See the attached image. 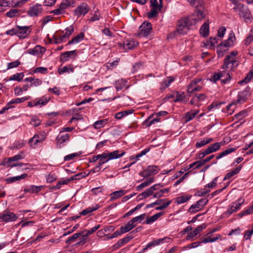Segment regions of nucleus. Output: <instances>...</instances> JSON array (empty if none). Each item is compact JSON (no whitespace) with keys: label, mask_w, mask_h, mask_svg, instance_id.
<instances>
[{"label":"nucleus","mask_w":253,"mask_h":253,"mask_svg":"<svg viewBox=\"0 0 253 253\" xmlns=\"http://www.w3.org/2000/svg\"><path fill=\"white\" fill-rule=\"evenodd\" d=\"M202 79L201 78H196L191 81L187 86V91L189 94V96L191 93L194 92L199 91L202 90L203 84L202 83Z\"/></svg>","instance_id":"nucleus-1"},{"label":"nucleus","mask_w":253,"mask_h":253,"mask_svg":"<svg viewBox=\"0 0 253 253\" xmlns=\"http://www.w3.org/2000/svg\"><path fill=\"white\" fill-rule=\"evenodd\" d=\"M237 54L238 51H233L226 56L224 59V64L223 65V69L232 70L238 65L237 61L236 60V56Z\"/></svg>","instance_id":"nucleus-2"},{"label":"nucleus","mask_w":253,"mask_h":253,"mask_svg":"<svg viewBox=\"0 0 253 253\" xmlns=\"http://www.w3.org/2000/svg\"><path fill=\"white\" fill-rule=\"evenodd\" d=\"M190 26L189 20L187 17L182 18L177 22L175 32L184 35L187 33Z\"/></svg>","instance_id":"nucleus-3"},{"label":"nucleus","mask_w":253,"mask_h":253,"mask_svg":"<svg viewBox=\"0 0 253 253\" xmlns=\"http://www.w3.org/2000/svg\"><path fill=\"white\" fill-rule=\"evenodd\" d=\"M234 9L238 13L240 17L244 18L246 22L252 19L251 14L248 7L243 4H238Z\"/></svg>","instance_id":"nucleus-4"},{"label":"nucleus","mask_w":253,"mask_h":253,"mask_svg":"<svg viewBox=\"0 0 253 253\" xmlns=\"http://www.w3.org/2000/svg\"><path fill=\"white\" fill-rule=\"evenodd\" d=\"M138 42L133 39L125 40L123 43L119 42V45L121 49H132L138 45Z\"/></svg>","instance_id":"nucleus-5"},{"label":"nucleus","mask_w":253,"mask_h":253,"mask_svg":"<svg viewBox=\"0 0 253 253\" xmlns=\"http://www.w3.org/2000/svg\"><path fill=\"white\" fill-rule=\"evenodd\" d=\"M244 202V199L240 198L237 201L232 203L231 205L228 207V209L226 211L225 213L228 216L231 215L234 212H236L241 208V206Z\"/></svg>","instance_id":"nucleus-6"},{"label":"nucleus","mask_w":253,"mask_h":253,"mask_svg":"<svg viewBox=\"0 0 253 253\" xmlns=\"http://www.w3.org/2000/svg\"><path fill=\"white\" fill-rule=\"evenodd\" d=\"M205 17L206 14L201 10H198L195 14L189 17H187L189 20L191 26L197 24L205 19Z\"/></svg>","instance_id":"nucleus-7"},{"label":"nucleus","mask_w":253,"mask_h":253,"mask_svg":"<svg viewBox=\"0 0 253 253\" xmlns=\"http://www.w3.org/2000/svg\"><path fill=\"white\" fill-rule=\"evenodd\" d=\"M208 202V200L206 198L199 200L196 204L191 205L189 209V212L195 213L200 211L206 205Z\"/></svg>","instance_id":"nucleus-8"},{"label":"nucleus","mask_w":253,"mask_h":253,"mask_svg":"<svg viewBox=\"0 0 253 253\" xmlns=\"http://www.w3.org/2000/svg\"><path fill=\"white\" fill-rule=\"evenodd\" d=\"M17 36L20 39L27 38L31 32V29L30 26H17Z\"/></svg>","instance_id":"nucleus-9"},{"label":"nucleus","mask_w":253,"mask_h":253,"mask_svg":"<svg viewBox=\"0 0 253 253\" xmlns=\"http://www.w3.org/2000/svg\"><path fill=\"white\" fill-rule=\"evenodd\" d=\"M89 7L86 3L83 2L74 10V14L77 17L84 16L89 11Z\"/></svg>","instance_id":"nucleus-10"},{"label":"nucleus","mask_w":253,"mask_h":253,"mask_svg":"<svg viewBox=\"0 0 253 253\" xmlns=\"http://www.w3.org/2000/svg\"><path fill=\"white\" fill-rule=\"evenodd\" d=\"M159 170V169L156 166H149L146 169L141 172L139 174L144 177H147L157 174Z\"/></svg>","instance_id":"nucleus-11"},{"label":"nucleus","mask_w":253,"mask_h":253,"mask_svg":"<svg viewBox=\"0 0 253 253\" xmlns=\"http://www.w3.org/2000/svg\"><path fill=\"white\" fill-rule=\"evenodd\" d=\"M152 29V28L151 23L144 22L139 27V35L140 36L146 37L151 33Z\"/></svg>","instance_id":"nucleus-12"},{"label":"nucleus","mask_w":253,"mask_h":253,"mask_svg":"<svg viewBox=\"0 0 253 253\" xmlns=\"http://www.w3.org/2000/svg\"><path fill=\"white\" fill-rule=\"evenodd\" d=\"M17 216L14 213L5 211L0 214V219L5 222L13 221L17 219Z\"/></svg>","instance_id":"nucleus-13"},{"label":"nucleus","mask_w":253,"mask_h":253,"mask_svg":"<svg viewBox=\"0 0 253 253\" xmlns=\"http://www.w3.org/2000/svg\"><path fill=\"white\" fill-rule=\"evenodd\" d=\"M42 11V5L37 3L29 8L28 14L31 16H37L40 15Z\"/></svg>","instance_id":"nucleus-14"},{"label":"nucleus","mask_w":253,"mask_h":253,"mask_svg":"<svg viewBox=\"0 0 253 253\" xmlns=\"http://www.w3.org/2000/svg\"><path fill=\"white\" fill-rule=\"evenodd\" d=\"M18 0H2L0 1V11L4 9L3 7H18Z\"/></svg>","instance_id":"nucleus-15"},{"label":"nucleus","mask_w":253,"mask_h":253,"mask_svg":"<svg viewBox=\"0 0 253 253\" xmlns=\"http://www.w3.org/2000/svg\"><path fill=\"white\" fill-rule=\"evenodd\" d=\"M131 233L132 232L129 233L126 237L119 240L118 242L114 245V248L115 249H119L131 240L133 238V236L130 235Z\"/></svg>","instance_id":"nucleus-16"},{"label":"nucleus","mask_w":253,"mask_h":253,"mask_svg":"<svg viewBox=\"0 0 253 253\" xmlns=\"http://www.w3.org/2000/svg\"><path fill=\"white\" fill-rule=\"evenodd\" d=\"M249 94V89L247 88L243 91L239 92L237 100V102L239 103L245 102L247 100Z\"/></svg>","instance_id":"nucleus-17"},{"label":"nucleus","mask_w":253,"mask_h":253,"mask_svg":"<svg viewBox=\"0 0 253 253\" xmlns=\"http://www.w3.org/2000/svg\"><path fill=\"white\" fill-rule=\"evenodd\" d=\"M67 8V6L64 3H61L58 7L51 11L50 13H52L55 15H59L65 13L66 9Z\"/></svg>","instance_id":"nucleus-18"},{"label":"nucleus","mask_w":253,"mask_h":253,"mask_svg":"<svg viewBox=\"0 0 253 253\" xmlns=\"http://www.w3.org/2000/svg\"><path fill=\"white\" fill-rule=\"evenodd\" d=\"M199 32L200 35L204 37H206L209 34V20L205 21L201 26Z\"/></svg>","instance_id":"nucleus-19"},{"label":"nucleus","mask_w":253,"mask_h":253,"mask_svg":"<svg viewBox=\"0 0 253 253\" xmlns=\"http://www.w3.org/2000/svg\"><path fill=\"white\" fill-rule=\"evenodd\" d=\"M206 227L207 225L205 223H203L200 225L198 226L192 232H191L187 236V239L193 238L194 237L196 236L200 231H202Z\"/></svg>","instance_id":"nucleus-20"},{"label":"nucleus","mask_w":253,"mask_h":253,"mask_svg":"<svg viewBox=\"0 0 253 253\" xmlns=\"http://www.w3.org/2000/svg\"><path fill=\"white\" fill-rule=\"evenodd\" d=\"M72 55L77 56V52L76 50L66 51L62 53L60 55V60L62 62H66L69 60V58Z\"/></svg>","instance_id":"nucleus-21"},{"label":"nucleus","mask_w":253,"mask_h":253,"mask_svg":"<svg viewBox=\"0 0 253 253\" xmlns=\"http://www.w3.org/2000/svg\"><path fill=\"white\" fill-rule=\"evenodd\" d=\"M125 154V151H121V153H120V151L119 150H116L113 152H110L109 153H108V159L107 160L108 161L112 159H116L119 158H121L123 156H124Z\"/></svg>","instance_id":"nucleus-22"},{"label":"nucleus","mask_w":253,"mask_h":253,"mask_svg":"<svg viewBox=\"0 0 253 253\" xmlns=\"http://www.w3.org/2000/svg\"><path fill=\"white\" fill-rule=\"evenodd\" d=\"M136 224H134L133 222H131V219L129 220L126 224L124 226H122L121 227V233H125L132 229L136 226Z\"/></svg>","instance_id":"nucleus-23"},{"label":"nucleus","mask_w":253,"mask_h":253,"mask_svg":"<svg viewBox=\"0 0 253 253\" xmlns=\"http://www.w3.org/2000/svg\"><path fill=\"white\" fill-rule=\"evenodd\" d=\"M69 139L70 135L68 133L62 135H59L56 137L57 145H59V147H61V144L69 141Z\"/></svg>","instance_id":"nucleus-24"},{"label":"nucleus","mask_w":253,"mask_h":253,"mask_svg":"<svg viewBox=\"0 0 253 253\" xmlns=\"http://www.w3.org/2000/svg\"><path fill=\"white\" fill-rule=\"evenodd\" d=\"M84 37V33L81 32L74 37L71 41H69L68 44H72L79 43L82 41Z\"/></svg>","instance_id":"nucleus-25"},{"label":"nucleus","mask_w":253,"mask_h":253,"mask_svg":"<svg viewBox=\"0 0 253 253\" xmlns=\"http://www.w3.org/2000/svg\"><path fill=\"white\" fill-rule=\"evenodd\" d=\"M235 40V37L234 33H231L229 34V37L227 40L224 41L223 42H222V44L225 47L228 48L233 44V41Z\"/></svg>","instance_id":"nucleus-26"},{"label":"nucleus","mask_w":253,"mask_h":253,"mask_svg":"<svg viewBox=\"0 0 253 253\" xmlns=\"http://www.w3.org/2000/svg\"><path fill=\"white\" fill-rule=\"evenodd\" d=\"M154 177H150L147 179L146 181L141 183L140 185L136 187V190L137 191H140L142 189L149 186L150 184L154 181Z\"/></svg>","instance_id":"nucleus-27"},{"label":"nucleus","mask_w":253,"mask_h":253,"mask_svg":"<svg viewBox=\"0 0 253 253\" xmlns=\"http://www.w3.org/2000/svg\"><path fill=\"white\" fill-rule=\"evenodd\" d=\"M241 169H242V166L240 165L238 167H237L236 169H233V170H231L230 172L227 173L226 174L225 177L224 178V180H225L226 179H229L231 177H232L233 176H234V175L238 173L239 172V171H240V170Z\"/></svg>","instance_id":"nucleus-28"},{"label":"nucleus","mask_w":253,"mask_h":253,"mask_svg":"<svg viewBox=\"0 0 253 253\" xmlns=\"http://www.w3.org/2000/svg\"><path fill=\"white\" fill-rule=\"evenodd\" d=\"M27 176V174L26 173L23 174L19 176H16L14 177H9L6 179V181L7 183H13L16 181L20 180L21 179H24Z\"/></svg>","instance_id":"nucleus-29"},{"label":"nucleus","mask_w":253,"mask_h":253,"mask_svg":"<svg viewBox=\"0 0 253 253\" xmlns=\"http://www.w3.org/2000/svg\"><path fill=\"white\" fill-rule=\"evenodd\" d=\"M212 140L213 139L211 138H204L203 139L199 140L196 143V146L198 148L201 147L212 141Z\"/></svg>","instance_id":"nucleus-30"},{"label":"nucleus","mask_w":253,"mask_h":253,"mask_svg":"<svg viewBox=\"0 0 253 253\" xmlns=\"http://www.w3.org/2000/svg\"><path fill=\"white\" fill-rule=\"evenodd\" d=\"M99 206L98 204H96L93 206L88 207L86 208V209L84 210L80 214L81 215H85L86 214H88L92 211L97 210L98 209H99Z\"/></svg>","instance_id":"nucleus-31"},{"label":"nucleus","mask_w":253,"mask_h":253,"mask_svg":"<svg viewBox=\"0 0 253 253\" xmlns=\"http://www.w3.org/2000/svg\"><path fill=\"white\" fill-rule=\"evenodd\" d=\"M154 114L151 115L144 122V124L147 126L149 127L152 124H154L155 122H158L160 121V118H155L151 120L153 117Z\"/></svg>","instance_id":"nucleus-32"},{"label":"nucleus","mask_w":253,"mask_h":253,"mask_svg":"<svg viewBox=\"0 0 253 253\" xmlns=\"http://www.w3.org/2000/svg\"><path fill=\"white\" fill-rule=\"evenodd\" d=\"M50 100L49 97H46L42 96L38 100H35L34 101V105L38 106L39 105H45Z\"/></svg>","instance_id":"nucleus-33"},{"label":"nucleus","mask_w":253,"mask_h":253,"mask_svg":"<svg viewBox=\"0 0 253 253\" xmlns=\"http://www.w3.org/2000/svg\"><path fill=\"white\" fill-rule=\"evenodd\" d=\"M46 182L47 183H51L57 179V175L53 172H50L45 175Z\"/></svg>","instance_id":"nucleus-34"},{"label":"nucleus","mask_w":253,"mask_h":253,"mask_svg":"<svg viewBox=\"0 0 253 253\" xmlns=\"http://www.w3.org/2000/svg\"><path fill=\"white\" fill-rule=\"evenodd\" d=\"M228 50V48L225 47L222 43H220L217 47V53L219 57H222L226 51Z\"/></svg>","instance_id":"nucleus-35"},{"label":"nucleus","mask_w":253,"mask_h":253,"mask_svg":"<svg viewBox=\"0 0 253 253\" xmlns=\"http://www.w3.org/2000/svg\"><path fill=\"white\" fill-rule=\"evenodd\" d=\"M163 214V212H159L150 217H148L145 221L146 224H149L154 222V221H156L161 215H162Z\"/></svg>","instance_id":"nucleus-36"},{"label":"nucleus","mask_w":253,"mask_h":253,"mask_svg":"<svg viewBox=\"0 0 253 253\" xmlns=\"http://www.w3.org/2000/svg\"><path fill=\"white\" fill-rule=\"evenodd\" d=\"M174 81V79L172 77H168L166 80H164L161 83V89H164L169 86V84Z\"/></svg>","instance_id":"nucleus-37"},{"label":"nucleus","mask_w":253,"mask_h":253,"mask_svg":"<svg viewBox=\"0 0 253 253\" xmlns=\"http://www.w3.org/2000/svg\"><path fill=\"white\" fill-rule=\"evenodd\" d=\"M253 76V69H252L250 72L248 74L247 76L242 80L239 82V84H247L248 83Z\"/></svg>","instance_id":"nucleus-38"},{"label":"nucleus","mask_w":253,"mask_h":253,"mask_svg":"<svg viewBox=\"0 0 253 253\" xmlns=\"http://www.w3.org/2000/svg\"><path fill=\"white\" fill-rule=\"evenodd\" d=\"M236 150L235 148H229L228 149H226L225 150L223 151L221 153H220L217 157L216 159L218 160L223 157L235 151Z\"/></svg>","instance_id":"nucleus-39"},{"label":"nucleus","mask_w":253,"mask_h":253,"mask_svg":"<svg viewBox=\"0 0 253 253\" xmlns=\"http://www.w3.org/2000/svg\"><path fill=\"white\" fill-rule=\"evenodd\" d=\"M160 10V8H159V7H152L150 11L147 13L148 17L149 18H152L155 17L158 14V11Z\"/></svg>","instance_id":"nucleus-40"},{"label":"nucleus","mask_w":253,"mask_h":253,"mask_svg":"<svg viewBox=\"0 0 253 253\" xmlns=\"http://www.w3.org/2000/svg\"><path fill=\"white\" fill-rule=\"evenodd\" d=\"M126 193V192L123 190L115 191L111 193V198L112 199H116L124 196Z\"/></svg>","instance_id":"nucleus-41"},{"label":"nucleus","mask_w":253,"mask_h":253,"mask_svg":"<svg viewBox=\"0 0 253 253\" xmlns=\"http://www.w3.org/2000/svg\"><path fill=\"white\" fill-rule=\"evenodd\" d=\"M153 195V193L151 191V190L149 189V188L147 189L146 191L142 192V193L139 194L137 196V199L138 200H142L144 198H145L147 197L150 196L151 195Z\"/></svg>","instance_id":"nucleus-42"},{"label":"nucleus","mask_w":253,"mask_h":253,"mask_svg":"<svg viewBox=\"0 0 253 253\" xmlns=\"http://www.w3.org/2000/svg\"><path fill=\"white\" fill-rule=\"evenodd\" d=\"M65 33L61 35L62 38L64 39L68 38L73 33L74 31V28L73 26H70L65 29Z\"/></svg>","instance_id":"nucleus-43"},{"label":"nucleus","mask_w":253,"mask_h":253,"mask_svg":"<svg viewBox=\"0 0 253 253\" xmlns=\"http://www.w3.org/2000/svg\"><path fill=\"white\" fill-rule=\"evenodd\" d=\"M84 233V231H82L80 233H77L74 234L72 237H70L67 240L66 243L67 244H71L74 242L77 238H78L80 236L83 235Z\"/></svg>","instance_id":"nucleus-44"},{"label":"nucleus","mask_w":253,"mask_h":253,"mask_svg":"<svg viewBox=\"0 0 253 253\" xmlns=\"http://www.w3.org/2000/svg\"><path fill=\"white\" fill-rule=\"evenodd\" d=\"M107 122V120L106 119L99 120L94 123L93 126L95 128L99 129L103 127Z\"/></svg>","instance_id":"nucleus-45"},{"label":"nucleus","mask_w":253,"mask_h":253,"mask_svg":"<svg viewBox=\"0 0 253 253\" xmlns=\"http://www.w3.org/2000/svg\"><path fill=\"white\" fill-rule=\"evenodd\" d=\"M199 113V111L197 110L195 112H187L185 116V120L186 122H188L192 120L195 116Z\"/></svg>","instance_id":"nucleus-46"},{"label":"nucleus","mask_w":253,"mask_h":253,"mask_svg":"<svg viewBox=\"0 0 253 253\" xmlns=\"http://www.w3.org/2000/svg\"><path fill=\"white\" fill-rule=\"evenodd\" d=\"M24 77V75L22 73H16L12 76H11L9 81H21Z\"/></svg>","instance_id":"nucleus-47"},{"label":"nucleus","mask_w":253,"mask_h":253,"mask_svg":"<svg viewBox=\"0 0 253 253\" xmlns=\"http://www.w3.org/2000/svg\"><path fill=\"white\" fill-rule=\"evenodd\" d=\"M221 146V143L216 142L214 144L211 145L208 147L211 153L217 151Z\"/></svg>","instance_id":"nucleus-48"},{"label":"nucleus","mask_w":253,"mask_h":253,"mask_svg":"<svg viewBox=\"0 0 253 253\" xmlns=\"http://www.w3.org/2000/svg\"><path fill=\"white\" fill-rule=\"evenodd\" d=\"M43 139V138L40 137L39 135H35L29 141V142L32 145L33 144L36 145L38 142H40L42 141Z\"/></svg>","instance_id":"nucleus-49"},{"label":"nucleus","mask_w":253,"mask_h":253,"mask_svg":"<svg viewBox=\"0 0 253 253\" xmlns=\"http://www.w3.org/2000/svg\"><path fill=\"white\" fill-rule=\"evenodd\" d=\"M6 15L10 18L14 17L19 15V10L17 9H11L6 13Z\"/></svg>","instance_id":"nucleus-50"},{"label":"nucleus","mask_w":253,"mask_h":253,"mask_svg":"<svg viewBox=\"0 0 253 253\" xmlns=\"http://www.w3.org/2000/svg\"><path fill=\"white\" fill-rule=\"evenodd\" d=\"M191 198V196H181L176 199V202L178 204H183L188 201Z\"/></svg>","instance_id":"nucleus-51"},{"label":"nucleus","mask_w":253,"mask_h":253,"mask_svg":"<svg viewBox=\"0 0 253 253\" xmlns=\"http://www.w3.org/2000/svg\"><path fill=\"white\" fill-rule=\"evenodd\" d=\"M58 72L59 74H62L64 73H67V72L73 73L74 72V68H69L68 67L65 66L63 68L58 69Z\"/></svg>","instance_id":"nucleus-52"},{"label":"nucleus","mask_w":253,"mask_h":253,"mask_svg":"<svg viewBox=\"0 0 253 253\" xmlns=\"http://www.w3.org/2000/svg\"><path fill=\"white\" fill-rule=\"evenodd\" d=\"M146 216L145 213L142 214L139 216H136L131 219V222H133L135 224L136 222H141L142 220H143Z\"/></svg>","instance_id":"nucleus-53"},{"label":"nucleus","mask_w":253,"mask_h":253,"mask_svg":"<svg viewBox=\"0 0 253 253\" xmlns=\"http://www.w3.org/2000/svg\"><path fill=\"white\" fill-rule=\"evenodd\" d=\"M163 240H164L163 239H158L157 240H154V241H152L151 242L149 243L147 245L146 248L145 249H144V250H145L147 248H151L152 246H154L155 245H159V244H160L162 242Z\"/></svg>","instance_id":"nucleus-54"},{"label":"nucleus","mask_w":253,"mask_h":253,"mask_svg":"<svg viewBox=\"0 0 253 253\" xmlns=\"http://www.w3.org/2000/svg\"><path fill=\"white\" fill-rule=\"evenodd\" d=\"M126 83L125 81L121 80L117 82L116 84V88L117 90L123 89L126 85Z\"/></svg>","instance_id":"nucleus-55"},{"label":"nucleus","mask_w":253,"mask_h":253,"mask_svg":"<svg viewBox=\"0 0 253 253\" xmlns=\"http://www.w3.org/2000/svg\"><path fill=\"white\" fill-rule=\"evenodd\" d=\"M235 104L236 103L232 102L231 103L229 104L227 106L226 110L227 111H228L229 114L231 115L234 112V110L235 109Z\"/></svg>","instance_id":"nucleus-56"},{"label":"nucleus","mask_w":253,"mask_h":253,"mask_svg":"<svg viewBox=\"0 0 253 253\" xmlns=\"http://www.w3.org/2000/svg\"><path fill=\"white\" fill-rule=\"evenodd\" d=\"M30 187H31V193H37L38 192H39L42 188H43L44 187L42 185V186H35V185H31L30 186Z\"/></svg>","instance_id":"nucleus-57"},{"label":"nucleus","mask_w":253,"mask_h":253,"mask_svg":"<svg viewBox=\"0 0 253 253\" xmlns=\"http://www.w3.org/2000/svg\"><path fill=\"white\" fill-rule=\"evenodd\" d=\"M81 155V153H75L66 156L64 157V161H68L73 160L74 158L78 157Z\"/></svg>","instance_id":"nucleus-58"},{"label":"nucleus","mask_w":253,"mask_h":253,"mask_svg":"<svg viewBox=\"0 0 253 253\" xmlns=\"http://www.w3.org/2000/svg\"><path fill=\"white\" fill-rule=\"evenodd\" d=\"M219 237H220V235H218L216 237L214 238H211V237L204 238V239H203L201 243H209V242H215L216 240H217Z\"/></svg>","instance_id":"nucleus-59"},{"label":"nucleus","mask_w":253,"mask_h":253,"mask_svg":"<svg viewBox=\"0 0 253 253\" xmlns=\"http://www.w3.org/2000/svg\"><path fill=\"white\" fill-rule=\"evenodd\" d=\"M21 64L20 62L18 60H16L13 62L9 63L7 65V69H12L18 67Z\"/></svg>","instance_id":"nucleus-60"},{"label":"nucleus","mask_w":253,"mask_h":253,"mask_svg":"<svg viewBox=\"0 0 253 253\" xmlns=\"http://www.w3.org/2000/svg\"><path fill=\"white\" fill-rule=\"evenodd\" d=\"M34 72L46 74L47 72V69L45 67H39L35 68L34 70Z\"/></svg>","instance_id":"nucleus-61"},{"label":"nucleus","mask_w":253,"mask_h":253,"mask_svg":"<svg viewBox=\"0 0 253 253\" xmlns=\"http://www.w3.org/2000/svg\"><path fill=\"white\" fill-rule=\"evenodd\" d=\"M41 123V121L37 118H33L30 122V124L34 126H39Z\"/></svg>","instance_id":"nucleus-62"},{"label":"nucleus","mask_w":253,"mask_h":253,"mask_svg":"<svg viewBox=\"0 0 253 253\" xmlns=\"http://www.w3.org/2000/svg\"><path fill=\"white\" fill-rule=\"evenodd\" d=\"M210 192V190L207 189V187H205L203 189H201L200 190L197 192V194L199 196H203Z\"/></svg>","instance_id":"nucleus-63"},{"label":"nucleus","mask_w":253,"mask_h":253,"mask_svg":"<svg viewBox=\"0 0 253 253\" xmlns=\"http://www.w3.org/2000/svg\"><path fill=\"white\" fill-rule=\"evenodd\" d=\"M142 67V65L141 63H135L132 67V73H135L137 72L138 70H140Z\"/></svg>","instance_id":"nucleus-64"}]
</instances>
